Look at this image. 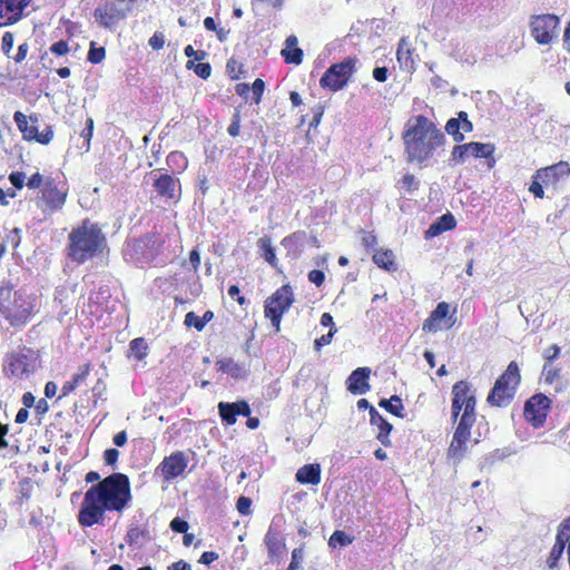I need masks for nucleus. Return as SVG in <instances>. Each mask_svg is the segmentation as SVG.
<instances>
[{
    "instance_id": "31",
    "label": "nucleus",
    "mask_w": 570,
    "mask_h": 570,
    "mask_svg": "<svg viewBox=\"0 0 570 570\" xmlns=\"http://www.w3.org/2000/svg\"><path fill=\"white\" fill-rule=\"evenodd\" d=\"M413 49L406 38H402L396 48V61L404 70H413L415 68V60L412 57Z\"/></svg>"
},
{
    "instance_id": "10",
    "label": "nucleus",
    "mask_w": 570,
    "mask_h": 570,
    "mask_svg": "<svg viewBox=\"0 0 570 570\" xmlns=\"http://www.w3.org/2000/svg\"><path fill=\"white\" fill-rule=\"evenodd\" d=\"M494 145L491 142H479V141H470V142H456V145L452 149V154H450L449 165L455 167L458 165H462L470 159H481L484 158L487 160H491V165H494Z\"/></svg>"
},
{
    "instance_id": "64",
    "label": "nucleus",
    "mask_w": 570,
    "mask_h": 570,
    "mask_svg": "<svg viewBox=\"0 0 570 570\" xmlns=\"http://www.w3.org/2000/svg\"><path fill=\"white\" fill-rule=\"evenodd\" d=\"M167 570H191V567L186 561L179 560L168 566Z\"/></svg>"
},
{
    "instance_id": "40",
    "label": "nucleus",
    "mask_w": 570,
    "mask_h": 570,
    "mask_svg": "<svg viewBox=\"0 0 570 570\" xmlns=\"http://www.w3.org/2000/svg\"><path fill=\"white\" fill-rule=\"evenodd\" d=\"M184 325L188 328L193 327L198 332H203L206 323L202 320V316H198L195 312L190 311L186 316H184Z\"/></svg>"
},
{
    "instance_id": "11",
    "label": "nucleus",
    "mask_w": 570,
    "mask_h": 570,
    "mask_svg": "<svg viewBox=\"0 0 570 570\" xmlns=\"http://www.w3.org/2000/svg\"><path fill=\"white\" fill-rule=\"evenodd\" d=\"M37 356L33 350L26 346L6 354L4 373L14 377H22L35 372Z\"/></svg>"
},
{
    "instance_id": "60",
    "label": "nucleus",
    "mask_w": 570,
    "mask_h": 570,
    "mask_svg": "<svg viewBox=\"0 0 570 570\" xmlns=\"http://www.w3.org/2000/svg\"><path fill=\"white\" fill-rule=\"evenodd\" d=\"M557 535H561L564 541L570 543V517L560 523Z\"/></svg>"
},
{
    "instance_id": "23",
    "label": "nucleus",
    "mask_w": 570,
    "mask_h": 570,
    "mask_svg": "<svg viewBox=\"0 0 570 570\" xmlns=\"http://www.w3.org/2000/svg\"><path fill=\"white\" fill-rule=\"evenodd\" d=\"M445 130L449 136L453 137L455 142H463L464 134H470L473 130V125L469 119V115L461 111L456 118H450L446 121Z\"/></svg>"
},
{
    "instance_id": "15",
    "label": "nucleus",
    "mask_w": 570,
    "mask_h": 570,
    "mask_svg": "<svg viewBox=\"0 0 570 570\" xmlns=\"http://www.w3.org/2000/svg\"><path fill=\"white\" fill-rule=\"evenodd\" d=\"M128 9L114 1H105L95 9L94 17L100 28L114 30L126 19Z\"/></svg>"
},
{
    "instance_id": "18",
    "label": "nucleus",
    "mask_w": 570,
    "mask_h": 570,
    "mask_svg": "<svg viewBox=\"0 0 570 570\" xmlns=\"http://www.w3.org/2000/svg\"><path fill=\"white\" fill-rule=\"evenodd\" d=\"M153 188L160 199L166 200L179 199L181 194L180 179L175 178L170 174H159L154 176Z\"/></svg>"
},
{
    "instance_id": "44",
    "label": "nucleus",
    "mask_w": 570,
    "mask_h": 570,
    "mask_svg": "<svg viewBox=\"0 0 570 570\" xmlns=\"http://www.w3.org/2000/svg\"><path fill=\"white\" fill-rule=\"evenodd\" d=\"M226 69L228 72V76L232 77V79H239L242 75L244 73L243 65L237 62L235 58H229L226 63Z\"/></svg>"
},
{
    "instance_id": "45",
    "label": "nucleus",
    "mask_w": 570,
    "mask_h": 570,
    "mask_svg": "<svg viewBox=\"0 0 570 570\" xmlns=\"http://www.w3.org/2000/svg\"><path fill=\"white\" fill-rule=\"evenodd\" d=\"M240 122H242V116L240 111L236 110L233 115L232 124L227 127V134L232 137H237L240 135Z\"/></svg>"
},
{
    "instance_id": "35",
    "label": "nucleus",
    "mask_w": 570,
    "mask_h": 570,
    "mask_svg": "<svg viewBox=\"0 0 570 570\" xmlns=\"http://www.w3.org/2000/svg\"><path fill=\"white\" fill-rule=\"evenodd\" d=\"M396 188H399L400 193L412 194L419 188V180L414 174L405 173L403 177L396 181Z\"/></svg>"
},
{
    "instance_id": "3",
    "label": "nucleus",
    "mask_w": 570,
    "mask_h": 570,
    "mask_svg": "<svg viewBox=\"0 0 570 570\" xmlns=\"http://www.w3.org/2000/svg\"><path fill=\"white\" fill-rule=\"evenodd\" d=\"M106 248V237L98 224L89 218L82 219L80 226L68 234L67 254L77 264H83L90 258L102 254Z\"/></svg>"
},
{
    "instance_id": "48",
    "label": "nucleus",
    "mask_w": 570,
    "mask_h": 570,
    "mask_svg": "<svg viewBox=\"0 0 570 570\" xmlns=\"http://www.w3.org/2000/svg\"><path fill=\"white\" fill-rule=\"evenodd\" d=\"M91 365L90 363H85L77 370V373L73 374L72 380L73 382L78 383L79 385L83 383L90 373Z\"/></svg>"
},
{
    "instance_id": "51",
    "label": "nucleus",
    "mask_w": 570,
    "mask_h": 570,
    "mask_svg": "<svg viewBox=\"0 0 570 570\" xmlns=\"http://www.w3.org/2000/svg\"><path fill=\"white\" fill-rule=\"evenodd\" d=\"M50 51L58 57H65L69 52V45L66 40H60L51 45Z\"/></svg>"
},
{
    "instance_id": "28",
    "label": "nucleus",
    "mask_w": 570,
    "mask_h": 570,
    "mask_svg": "<svg viewBox=\"0 0 570 570\" xmlns=\"http://www.w3.org/2000/svg\"><path fill=\"white\" fill-rule=\"evenodd\" d=\"M370 421L372 425L379 428V433L376 436L381 444L390 446L391 441L389 434L393 429V425L383 419V416L379 413L377 410H375V407H371Z\"/></svg>"
},
{
    "instance_id": "50",
    "label": "nucleus",
    "mask_w": 570,
    "mask_h": 570,
    "mask_svg": "<svg viewBox=\"0 0 570 570\" xmlns=\"http://www.w3.org/2000/svg\"><path fill=\"white\" fill-rule=\"evenodd\" d=\"M120 452L115 448L106 449L104 452L105 464L109 466H115L117 461L119 460Z\"/></svg>"
},
{
    "instance_id": "42",
    "label": "nucleus",
    "mask_w": 570,
    "mask_h": 570,
    "mask_svg": "<svg viewBox=\"0 0 570 570\" xmlns=\"http://www.w3.org/2000/svg\"><path fill=\"white\" fill-rule=\"evenodd\" d=\"M163 244H164V242H158L157 234H148L137 240V248L142 249L144 247H148V246L156 247V252H154V254H157L159 247Z\"/></svg>"
},
{
    "instance_id": "2",
    "label": "nucleus",
    "mask_w": 570,
    "mask_h": 570,
    "mask_svg": "<svg viewBox=\"0 0 570 570\" xmlns=\"http://www.w3.org/2000/svg\"><path fill=\"white\" fill-rule=\"evenodd\" d=\"M402 141L405 160L426 166L436 150L446 144V137L426 116L417 115L405 124Z\"/></svg>"
},
{
    "instance_id": "56",
    "label": "nucleus",
    "mask_w": 570,
    "mask_h": 570,
    "mask_svg": "<svg viewBox=\"0 0 570 570\" xmlns=\"http://www.w3.org/2000/svg\"><path fill=\"white\" fill-rule=\"evenodd\" d=\"M308 281L320 287L325 283V273L321 269H311L308 273Z\"/></svg>"
},
{
    "instance_id": "54",
    "label": "nucleus",
    "mask_w": 570,
    "mask_h": 570,
    "mask_svg": "<svg viewBox=\"0 0 570 570\" xmlns=\"http://www.w3.org/2000/svg\"><path fill=\"white\" fill-rule=\"evenodd\" d=\"M8 179L11 181L16 189H21L24 185H27L24 183V174L21 171L9 173Z\"/></svg>"
},
{
    "instance_id": "57",
    "label": "nucleus",
    "mask_w": 570,
    "mask_h": 570,
    "mask_svg": "<svg viewBox=\"0 0 570 570\" xmlns=\"http://www.w3.org/2000/svg\"><path fill=\"white\" fill-rule=\"evenodd\" d=\"M170 529L178 533H185L189 529V524L186 520L181 518H175L170 522Z\"/></svg>"
},
{
    "instance_id": "58",
    "label": "nucleus",
    "mask_w": 570,
    "mask_h": 570,
    "mask_svg": "<svg viewBox=\"0 0 570 570\" xmlns=\"http://www.w3.org/2000/svg\"><path fill=\"white\" fill-rule=\"evenodd\" d=\"M218 558H219L218 552H216L214 550H207V551L203 552L200 559H198V563L205 564V566H210L214 561H217Z\"/></svg>"
},
{
    "instance_id": "32",
    "label": "nucleus",
    "mask_w": 570,
    "mask_h": 570,
    "mask_svg": "<svg viewBox=\"0 0 570 570\" xmlns=\"http://www.w3.org/2000/svg\"><path fill=\"white\" fill-rule=\"evenodd\" d=\"M217 368L222 373L228 374L234 379H240L244 375V370L239 363L235 362L233 358H222L217 361Z\"/></svg>"
},
{
    "instance_id": "26",
    "label": "nucleus",
    "mask_w": 570,
    "mask_h": 570,
    "mask_svg": "<svg viewBox=\"0 0 570 570\" xmlns=\"http://www.w3.org/2000/svg\"><path fill=\"white\" fill-rule=\"evenodd\" d=\"M456 227V220L452 213L443 214L441 217L434 220V223L428 227L425 232L426 238H433L440 234L453 230Z\"/></svg>"
},
{
    "instance_id": "49",
    "label": "nucleus",
    "mask_w": 570,
    "mask_h": 570,
    "mask_svg": "<svg viewBox=\"0 0 570 570\" xmlns=\"http://www.w3.org/2000/svg\"><path fill=\"white\" fill-rule=\"evenodd\" d=\"M252 94H254V101L259 104L262 96L265 90V81L263 79L257 78L254 83L250 86Z\"/></svg>"
},
{
    "instance_id": "36",
    "label": "nucleus",
    "mask_w": 570,
    "mask_h": 570,
    "mask_svg": "<svg viewBox=\"0 0 570 570\" xmlns=\"http://www.w3.org/2000/svg\"><path fill=\"white\" fill-rule=\"evenodd\" d=\"M258 246L263 250V256L268 265L273 267L278 266V258L275 256V250L271 243V238H259Z\"/></svg>"
},
{
    "instance_id": "12",
    "label": "nucleus",
    "mask_w": 570,
    "mask_h": 570,
    "mask_svg": "<svg viewBox=\"0 0 570 570\" xmlns=\"http://www.w3.org/2000/svg\"><path fill=\"white\" fill-rule=\"evenodd\" d=\"M13 121L18 126L22 139L26 141H37L43 146L49 145L53 138V129L51 126L45 127L43 131H38L37 121L38 116L36 114L26 116L21 111L13 114Z\"/></svg>"
},
{
    "instance_id": "59",
    "label": "nucleus",
    "mask_w": 570,
    "mask_h": 570,
    "mask_svg": "<svg viewBox=\"0 0 570 570\" xmlns=\"http://www.w3.org/2000/svg\"><path fill=\"white\" fill-rule=\"evenodd\" d=\"M362 245L366 250L372 249L374 246L377 245V236L374 235L373 232H364L362 237Z\"/></svg>"
},
{
    "instance_id": "24",
    "label": "nucleus",
    "mask_w": 570,
    "mask_h": 570,
    "mask_svg": "<svg viewBox=\"0 0 570 570\" xmlns=\"http://www.w3.org/2000/svg\"><path fill=\"white\" fill-rule=\"evenodd\" d=\"M371 376V368L356 367L348 375L346 385L352 395H364L370 389L368 377Z\"/></svg>"
},
{
    "instance_id": "34",
    "label": "nucleus",
    "mask_w": 570,
    "mask_h": 570,
    "mask_svg": "<svg viewBox=\"0 0 570 570\" xmlns=\"http://www.w3.org/2000/svg\"><path fill=\"white\" fill-rule=\"evenodd\" d=\"M569 543L568 541H564L561 535H556V542L552 547V550H550L547 563L550 569H553L557 564V562L562 557L563 550L566 544Z\"/></svg>"
},
{
    "instance_id": "29",
    "label": "nucleus",
    "mask_w": 570,
    "mask_h": 570,
    "mask_svg": "<svg viewBox=\"0 0 570 570\" xmlns=\"http://www.w3.org/2000/svg\"><path fill=\"white\" fill-rule=\"evenodd\" d=\"M281 57L286 63L301 65L303 62L304 52L303 49L297 48L296 36L286 38L285 48L281 50Z\"/></svg>"
},
{
    "instance_id": "7",
    "label": "nucleus",
    "mask_w": 570,
    "mask_h": 570,
    "mask_svg": "<svg viewBox=\"0 0 570 570\" xmlns=\"http://www.w3.org/2000/svg\"><path fill=\"white\" fill-rule=\"evenodd\" d=\"M454 422H476V394L468 381H456L452 387Z\"/></svg>"
},
{
    "instance_id": "6",
    "label": "nucleus",
    "mask_w": 570,
    "mask_h": 570,
    "mask_svg": "<svg viewBox=\"0 0 570 570\" xmlns=\"http://www.w3.org/2000/svg\"><path fill=\"white\" fill-rule=\"evenodd\" d=\"M522 374L517 361H510L508 367L494 381L493 387L487 395L489 406L505 409L515 399Z\"/></svg>"
},
{
    "instance_id": "13",
    "label": "nucleus",
    "mask_w": 570,
    "mask_h": 570,
    "mask_svg": "<svg viewBox=\"0 0 570 570\" xmlns=\"http://www.w3.org/2000/svg\"><path fill=\"white\" fill-rule=\"evenodd\" d=\"M559 26L560 18L552 13L533 16L530 21L531 36L535 42L548 45L553 41Z\"/></svg>"
},
{
    "instance_id": "16",
    "label": "nucleus",
    "mask_w": 570,
    "mask_h": 570,
    "mask_svg": "<svg viewBox=\"0 0 570 570\" xmlns=\"http://www.w3.org/2000/svg\"><path fill=\"white\" fill-rule=\"evenodd\" d=\"M474 425L472 421H458L453 439L448 448V458L454 462H461L466 451V442L471 439V428Z\"/></svg>"
},
{
    "instance_id": "37",
    "label": "nucleus",
    "mask_w": 570,
    "mask_h": 570,
    "mask_svg": "<svg viewBox=\"0 0 570 570\" xmlns=\"http://www.w3.org/2000/svg\"><path fill=\"white\" fill-rule=\"evenodd\" d=\"M129 350L137 361H142L148 355V344L144 337H136L129 342Z\"/></svg>"
},
{
    "instance_id": "62",
    "label": "nucleus",
    "mask_w": 570,
    "mask_h": 570,
    "mask_svg": "<svg viewBox=\"0 0 570 570\" xmlns=\"http://www.w3.org/2000/svg\"><path fill=\"white\" fill-rule=\"evenodd\" d=\"M227 293H228V296L235 297L236 303H238L239 305L246 304V298H245V296L240 295V289L238 288L237 285L234 284V285L229 286L227 289Z\"/></svg>"
},
{
    "instance_id": "47",
    "label": "nucleus",
    "mask_w": 570,
    "mask_h": 570,
    "mask_svg": "<svg viewBox=\"0 0 570 570\" xmlns=\"http://www.w3.org/2000/svg\"><path fill=\"white\" fill-rule=\"evenodd\" d=\"M95 130V120L88 117L87 121H85V128L81 130V137L85 139V146H87V150L90 147V140L92 137V131Z\"/></svg>"
},
{
    "instance_id": "17",
    "label": "nucleus",
    "mask_w": 570,
    "mask_h": 570,
    "mask_svg": "<svg viewBox=\"0 0 570 570\" xmlns=\"http://www.w3.org/2000/svg\"><path fill=\"white\" fill-rule=\"evenodd\" d=\"M188 466V458L181 451H175L165 456L156 469V473L163 476L165 482L173 481L180 476Z\"/></svg>"
},
{
    "instance_id": "1",
    "label": "nucleus",
    "mask_w": 570,
    "mask_h": 570,
    "mask_svg": "<svg viewBox=\"0 0 570 570\" xmlns=\"http://www.w3.org/2000/svg\"><path fill=\"white\" fill-rule=\"evenodd\" d=\"M87 483H96L83 493V498L77 511V523L81 528H90L104 524L106 512L122 513L131 501L130 481L126 473L114 472L100 479V474L90 471L85 474Z\"/></svg>"
},
{
    "instance_id": "25",
    "label": "nucleus",
    "mask_w": 570,
    "mask_h": 570,
    "mask_svg": "<svg viewBox=\"0 0 570 570\" xmlns=\"http://www.w3.org/2000/svg\"><path fill=\"white\" fill-rule=\"evenodd\" d=\"M264 544L267 551V558L271 560L278 559L283 552L286 551V542L281 531L273 525H271L265 533Z\"/></svg>"
},
{
    "instance_id": "46",
    "label": "nucleus",
    "mask_w": 570,
    "mask_h": 570,
    "mask_svg": "<svg viewBox=\"0 0 570 570\" xmlns=\"http://www.w3.org/2000/svg\"><path fill=\"white\" fill-rule=\"evenodd\" d=\"M335 333H336V328L328 330L327 334H325V335H323L321 337L315 338L314 343H313L314 350L320 352V350L322 347H324L325 345L331 344Z\"/></svg>"
},
{
    "instance_id": "14",
    "label": "nucleus",
    "mask_w": 570,
    "mask_h": 570,
    "mask_svg": "<svg viewBox=\"0 0 570 570\" xmlns=\"http://www.w3.org/2000/svg\"><path fill=\"white\" fill-rule=\"evenodd\" d=\"M551 401L546 395L538 393L528 399L524 403L523 415L532 428H542L547 422Z\"/></svg>"
},
{
    "instance_id": "22",
    "label": "nucleus",
    "mask_w": 570,
    "mask_h": 570,
    "mask_svg": "<svg viewBox=\"0 0 570 570\" xmlns=\"http://www.w3.org/2000/svg\"><path fill=\"white\" fill-rule=\"evenodd\" d=\"M218 413L222 422L226 425L232 426L236 423V416H249L250 406L248 401H235V402H219Z\"/></svg>"
},
{
    "instance_id": "19",
    "label": "nucleus",
    "mask_w": 570,
    "mask_h": 570,
    "mask_svg": "<svg viewBox=\"0 0 570 570\" xmlns=\"http://www.w3.org/2000/svg\"><path fill=\"white\" fill-rule=\"evenodd\" d=\"M454 314L455 309L453 311V314L450 315V305L448 302L439 303L431 312L430 317L425 318L423 323V331L426 333H435L440 331L441 321H445V327L448 330L452 328L455 324V318H453Z\"/></svg>"
},
{
    "instance_id": "41",
    "label": "nucleus",
    "mask_w": 570,
    "mask_h": 570,
    "mask_svg": "<svg viewBox=\"0 0 570 570\" xmlns=\"http://www.w3.org/2000/svg\"><path fill=\"white\" fill-rule=\"evenodd\" d=\"M353 541V538L348 535L343 530H336L333 532L332 537L328 538V544L335 547L336 544H340L342 547L351 544Z\"/></svg>"
},
{
    "instance_id": "38",
    "label": "nucleus",
    "mask_w": 570,
    "mask_h": 570,
    "mask_svg": "<svg viewBox=\"0 0 570 570\" xmlns=\"http://www.w3.org/2000/svg\"><path fill=\"white\" fill-rule=\"evenodd\" d=\"M188 70H194L196 76L202 79H207L212 75V67L209 62L195 63L194 60H188L186 63Z\"/></svg>"
},
{
    "instance_id": "27",
    "label": "nucleus",
    "mask_w": 570,
    "mask_h": 570,
    "mask_svg": "<svg viewBox=\"0 0 570 570\" xmlns=\"http://www.w3.org/2000/svg\"><path fill=\"white\" fill-rule=\"evenodd\" d=\"M295 480L301 484L318 485L321 482V466L317 463L305 464L295 473Z\"/></svg>"
},
{
    "instance_id": "63",
    "label": "nucleus",
    "mask_w": 570,
    "mask_h": 570,
    "mask_svg": "<svg viewBox=\"0 0 570 570\" xmlns=\"http://www.w3.org/2000/svg\"><path fill=\"white\" fill-rule=\"evenodd\" d=\"M28 51H29L28 43L22 42L18 48V52H16V55L13 56V61L16 63H21L27 58Z\"/></svg>"
},
{
    "instance_id": "5",
    "label": "nucleus",
    "mask_w": 570,
    "mask_h": 570,
    "mask_svg": "<svg viewBox=\"0 0 570 570\" xmlns=\"http://www.w3.org/2000/svg\"><path fill=\"white\" fill-rule=\"evenodd\" d=\"M36 313V298L22 289H14L10 283L0 285V316L12 327H21Z\"/></svg>"
},
{
    "instance_id": "21",
    "label": "nucleus",
    "mask_w": 570,
    "mask_h": 570,
    "mask_svg": "<svg viewBox=\"0 0 570 570\" xmlns=\"http://www.w3.org/2000/svg\"><path fill=\"white\" fill-rule=\"evenodd\" d=\"M31 0H0V26H11L21 20Z\"/></svg>"
},
{
    "instance_id": "4",
    "label": "nucleus",
    "mask_w": 570,
    "mask_h": 570,
    "mask_svg": "<svg viewBox=\"0 0 570 570\" xmlns=\"http://www.w3.org/2000/svg\"><path fill=\"white\" fill-rule=\"evenodd\" d=\"M29 189H38L36 206L45 216L59 213L66 206L69 188L66 181L39 173L28 178Z\"/></svg>"
},
{
    "instance_id": "52",
    "label": "nucleus",
    "mask_w": 570,
    "mask_h": 570,
    "mask_svg": "<svg viewBox=\"0 0 570 570\" xmlns=\"http://www.w3.org/2000/svg\"><path fill=\"white\" fill-rule=\"evenodd\" d=\"M252 500L247 497H240L236 501V510L242 515H248L250 513Z\"/></svg>"
},
{
    "instance_id": "39",
    "label": "nucleus",
    "mask_w": 570,
    "mask_h": 570,
    "mask_svg": "<svg viewBox=\"0 0 570 570\" xmlns=\"http://www.w3.org/2000/svg\"><path fill=\"white\" fill-rule=\"evenodd\" d=\"M166 163L169 167L178 168L179 173H181L188 165L187 158L180 151H173L167 155Z\"/></svg>"
},
{
    "instance_id": "8",
    "label": "nucleus",
    "mask_w": 570,
    "mask_h": 570,
    "mask_svg": "<svg viewBox=\"0 0 570 570\" xmlns=\"http://www.w3.org/2000/svg\"><path fill=\"white\" fill-rule=\"evenodd\" d=\"M295 303V293L288 283L283 284L266 297L264 317L271 321L275 334L281 332L282 317Z\"/></svg>"
},
{
    "instance_id": "55",
    "label": "nucleus",
    "mask_w": 570,
    "mask_h": 570,
    "mask_svg": "<svg viewBox=\"0 0 570 570\" xmlns=\"http://www.w3.org/2000/svg\"><path fill=\"white\" fill-rule=\"evenodd\" d=\"M540 178H532L529 190L533 194L534 198L542 199L546 196V191H543L542 183H540Z\"/></svg>"
},
{
    "instance_id": "30",
    "label": "nucleus",
    "mask_w": 570,
    "mask_h": 570,
    "mask_svg": "<svg viewBox=\"0 0 570 570\" xmlns=\"http://www.w3.org/2000/svg\"><path fill=\"white\" fill-rule=\"evenodd\" d=\"M372 261L374 265H376L382 271H396L395 255L393 250L386 248L376 249L372 255Z\"/></svg>"
},
{
    "instance_id": "20",
    "label": "nucleus",
    "mask_w": 570,
    "mask_h": 570,
    "mask_svg": "<svg viewBox=\"0 0 570 570\" xmlns=\"http://www.w3.org/2000/svg\"><path fill=\"white\" fill-rule=\"evenodd\" d=\"M570 176V164L560 160L551 166L541 167L533 174V179H540L547 186H556L558 181Z\"/></svg>"
},
{
    "instance_id": "61",
    "label": "nucleus",
    "mask_w": 570,
    "mask_h": 570,
    "mask_svg": "<svg viewBox=\"0 0 570 570\" xmlns=\"http://www.w3.org/2000/svg\"><path fill=\"white\" fill-rule=\"evenodd\" d=\"M13 48V33L10 31L4 32L2 37V51L6 56L9 55V52Z\"/></svg>"
},
{
    "instance_id": "53",
    "label": "nucleus",
    "mask_w": 570,
    "mask_h": 570,
    "mask_svg": "<svg viewBox=\"0 0 570 570\" xmlns=\"http://www.w3.org/2000/svg\"><path fill=\"white\" fill-rule=\"evenodd\" d=\"M149 46L154 50H163L165 46V36L163 32H154V35L149 38Z\"/></svg>"
},
{
    "instance_id": "43",
    "label": "nucleus",
    "mask_w": 570,
    "mask_h": 570,
    "mask_svg": "<svg viewBox=\"0 0 570 570\" xmlns=\"http://www.w3.org/2000/svg\"><path fill=\"white\" fill-rule=\"evenodd\" d=\"M106 57V49L104 47H96V42H90L88 52V61L91 63H100Z\"/></svg>"
},
{
    "instance_id": "9",
    "label": "nucleus",
    "mask_w": 570,
    "mask_h": 570,
    "mask_svg": "<svg viewBox=\"0 0 570 570\" xmlns=\"http://www.w3.org/2000/svg\"><path fill=\"white\" fill-rule=\"evenodd\" d=\"M357 58L346 57L326 69L320 78V87L336 92L345 88L356 71Z\"/></svg>"
},
{
    "instance_id": "33",
    "label": "nucleus",
    "mask_w": 570,
    "mask_h": 570,
    "mask_svg": "<svg viewBox=\"0 0 570 570\" xmlns=\"http://www.w3.org/2000/svg\"><path fill=\"white\" fill-rule=\"evenodd\" d=\"M379 406L385 410L387 413L393 414L399 417H403V402L400 395H392L389 400H381L379 402Z\"/></svg>"
}]
</instances>
